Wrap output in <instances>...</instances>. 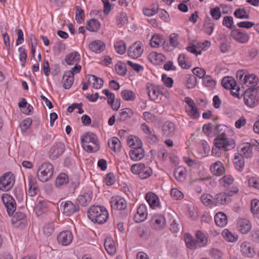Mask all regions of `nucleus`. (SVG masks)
<instances>
[{
    "mask_svg": "<svg viewBox=\"0 0 259 259\" xmlns=\"http://www.w3.org/2000/svg\"><path fill=\"white\" fill-rule=\"evenodd\" d=\"M210 14L214 20H218L222 16L221 9L219 7H215L210 10Z\"/></svg>",
    "mask_w": 259,
    "mask_h": 259,
    "instance_id": "nucleus-61",
    "label": "nucleus"
},
{
    "mask_svg": "<svg viewBox=\"0 0 259 259\" xmlns=\"http://www.w3.org/2000/svg\"><path fill=\"white\" fill-rule=\"evenodd\" d=\"M214 206L219 205H225L231 201V199L226 195V192L217 194L213 198Z\"/></svg>",
    "mask_w": 259,
    "mask_h": 259,
    "instance_id": "nucleus-18",
    "label": "nucleus"
},
{
    "mask_svg": "<svg viewBox=\"0 0 259 259\" xmlns=\"http://www.w3.org/2000/svg\"><path fill=\"white\" fill-rule=\"evenodd\" d=\"M112 208L117 210L124 209L126 207L125 200L122 197L116 196L111 197L110 200Z\"/></svg>",
    "mask_w": 259,
    "mask_h": 259,
    "instance_id": "nucleus-13",
    "label": "nucleus"
},
{
    "mask_svg": "<svg viewBox=\"0 0 259 259\" xmlns=\"http://www.w3.org/2000/svg\"><path fill=\"white\" fill-rule=\"evenodd\" d=\"M259 87L257 88H249L244 95V101L245 104L249 107H253L258 104L257 93Z\"/></svg>",
    "mask_w": 259,
    "mask_h": 259,
    "instance_id": "nucleus-5",
    "label": "nucleus"
},
{
    "mask_svg": "<svg viewBox=\"0 0 259 259\" xmlns=\"http://www.w3.org/2000/svg\"><path fill=\"white\" fill-rule=\"evenodd\" d=\"M182 228V224L180 221L179 220H176L175 219L171 220L170 223V230L174 233L178 232Z\"/></svg>",
    "mask_w": 259,
    "mask_h": 259,
    "instance_id": "nucleus-52",
    "label": "nucleus"
},
{
    "mask_svg": "<svg viewBox=\"0 0 259 259\" xmlns=\"http://www.w3.org/2000/svg\"><path fill=\"white\" fill-rule=\"evenodd\" d=\"M92 198V192L84 193L78 196L77 200L78 202L82 206L88 205L91 201Z\"/></svg>",
    "mask_w": 259,
    "mask_h": 259,
    "instance_id": "nucleus-30",
    "label": "nucleus"
},
{
    "mask_svg": "<svg viewBox=\"0 0 259 259\" xmlns=\"http://www.w3.org/2000/svg\"><path fill=\"white\" fill-rule=\"evenodd\" d=\"M197 83V79L194 75H188L187 79L186 86L188 89L194 88Z\"/></svg>",
    "mask_w": 259,
    "mask_h": 259,
    "instance_id": "nucleus-60",
    "label": "nucleus"
},
{
    "mask_svg": "<svg viewBox=\"0 0 259 259\" xmlns=\"http://www.w3.org/2000/svg\"><path fill=\"white\" fill-rule=\"evenodd\" d=\"M222 235L225 239L228 242H234L238 239L237 235L233 234L228 229H225L223 231Z\"/></svg>",
    "mask_w": 259,
    "mask_h": 259,
    "instance_id": "nucleus-44",
    "label": "nucleus"
},
{
    "mask_svg": "<svg viewBox=\"0 0 259 259\" xmlns=\"http://www.w3.org/2000/svg\"><path fill=\"white\" fill-rule=\"evenodd\" d=\"M18 51L19 52V58L22 62L21 66L24 67L27 59L26 50L24 48L21 47L19 48Z\"/></svg>",
    "mask_w": 259,
    "mask_h": 259,
    "instance_id": "nucleus-55",
    "label": "nucleus"
},
{
    "mask_svg": "<svg viewBox=\"0 0 259 259\" xmlns=\"http://www.w3.org/2000/svg\"><path fill=\"white\" fill-rule=\"evenodd\" d=\"M68 75L69 74L66 75V72H65L63 76V87L65 89H70L74 81V77L71 75L69 76Z\"/></svg>",
    "mask_w": 259,
    "mask_h": 259,
    "instance_id": "nucleus-45",
    "label": "nucleus"
},
{
    "mask_svg": "<svg viewBox=\"0 0 259 259\" xmlns=\"http://www.w3.org/2000/svg\"><path fill=\"white\" fill-rule=\"evenodd\" d=\"M185 241L187 246L190 249H195L198 247L197 241L189 234H185Z\"/></svg>",
    "mask_w": 259,
    "mask_h": 259,
    "instance_id": "nucleus-38",
    "label": "nucleus"
},
{
    "mask_svg": "<svg viewBox=\"0 0 259 259\" xmlns=\"http://www.w3.org/2000/svg\"><path fill=\"white\" fill-rule=\"evenodd\" d=\"M114 48L118 54L122 55L126 51L125 44L123 41H119L114 45Z\"/></svg>",
    "mask_w": 259,
    "mask_h": 259,
    "instance_id": "nucleus-54",
    "label": "nucleus"
},
{
    "mask_svg": "<svg viewBox=\"0 0 259 259\" xmlns=\"http://www.w3.org/2000/svg\"><path fill=\"white\" fill-rule=\"evenodd\" d=\"M100 27V22L97 19H91L87 22L86 29L91 32H97Z\"/></svg>",
    "mask_w": 259,
    "mask_h": 259,
    "instance_id": "nucleus-28",
    "label": "nucleus"
},
{
    "mask_svg": "<svg viewBox=\"0 0 259 259\" xmlns=\"http://www.w3.org/2000/svg\"><path fill=\"white\" fill-rule=\"evenodd\" d=\"M145 199L152 208L159 207L160 205L158 197L153 193H148L145 196Z\"/></svg>",
    "mask_w": 259,
    "mask_h": 259,
    "instance_id": "nucleus-26",
    "label": "nucleus"
},
{
    "mask_svg": "<svg viewBox=\"0 0 259 259\" xmlns=\"http://www.w3.org/2000/svg\"><path fill=\"white\" fill-rule=\"evenodd\" d=\"M143 52V46L141 41L135 42L129 47L127 52L129 57L134 59L140 57Z\"/></svg>",
    "mask_w": 259,
    "mask_h": 259,
    "instance_id": "nucleus-12",
    "label": "nucleus"
},
{
    "mask_svg": "<svg viewBox=\"0 0 259 259\" xmlns=\"http://www.w3.org/2000/svg\"><path fill=\"white\" fill-rule=\"evenodd\" d=\"M195 236L196 241L198 243V247L205 246L207 243V239L206 235L201 231L198 230L196 232Z\"/></svg>",
    "mask_w": 259,
    "mask_h": 259,
    "instance_id": "nucleus-37",
    "label": "nucleus"
},
{
    "mask_svg": "<svg viewBox=\"0 0 259 259\" xmlns=\"http://www.w3.org/2000/svg\"><path fill=\"white\" fill-rule=\"evenodd\" d=\"M60 209L64 214L70 216L74 212L78 211L79 207L78 204H75L70 201H66L61 203Z\"/></svg>",
    "mask_w": 259,
    "mask_h": 259,
    "instance_id": "nucleus-10",
    "label": "nucleus"
},
{
    "mask_svg": "<svg viewBox=\"0 0 259 259\" xmlns=\"http://www.w3.org/2000/svg\"><path fill=\"white\" fill-rule=\"evenodd\" d=\"M251 211L253 214H259V200L253 199L251 203Z\"/></svg>",
    "mask_w": 259,
    "mask_h": 259,
    "instance_id": "nucleus-64",
    "label": "nucleus"
},
{
    "mask_svg": "<svg viewBox=\"0 0 259 259\" xmlns=\"http://www.w3.org/2000/svg\"><path fill=\"white\" fill-rule=\"evenodd\" d=\"M152 227L155 230L164 228L165 225V218L162 215H155L151 220Z\"/></svg>",
    "mask_w": 259,
    "mask_h": 259,
    "instance_id": "nucleus-17",
    "label": "nucleus"
},
{
    "mask_svg": "<svg viewBox=\"0 0 259 259\" xmlns=\"http://www.w3.org/2000/svg\"><path fill=\"white\" fill-rule=\"evenodd\" d=\"M221 84L225 89L232 90L231 94L233 96L240 98L238 93L240 89L239 88L236 89L237 83L232 77L227 76L224 77L222 80Z\"/></svg>",
    "mask_w": 259,
    "mask_h": 259,
    "instance_id": "nucleus-7",
    "label": "nucleus"
},
{
    "mask_svg": "<svg viewBox=\"0 0 259 259\" xmlns=\"http://www.w3.org/2000/svg\"><path fill=\"white\" fill-rule=\"evenodd\" d=\"M26 218L25 214L20 211L16 212L12 218V223L16 227H18L22 224V221Z\"/></svg>",
    "mask_w": 259,
    "mask_h": 259,
    "instance_id": "nucleus-39",
    "label": "nucleus"
},
{
    "mask_svg": "<svg viewBox=\"0 0 259 259\" xmlns=\"http://www.w3.org/2000/svg\"><path fill=\"white\" fill-rule=\"evenodd\" d=\"M240 249L244 256L252 257L255 254V251L252 245L248 242H244L240 246Z\"/></svg>",
    "mask_w": 259,
    "mask_h": 259,
    "instance_id": "nucleus-15",
    "label": "nucleus"
},
{
    "mask_svg": "<svg viewBox=\"0 0 259 259\" xmlns=\"http://www.w3.org/2000/svg\"><path fill=\"white\" fill-rule=\"evenodd\" d=\"M73 235L69 231H63L60 233L57 237V240L59 243L62 245H68L72 242Z\"/></svg>",
    "mask_w": 259,
    "mask_h": 259,
    "instance_id": "nucleus-14",
    "label": "nucleus"
},
{
    "mask_svg": "<svg viewBox=\"0 0 259 259\" xmlns=\"http://www.w3.org/2000/svg\"><path fill=\"white\" fill-rule=\"evenodd\" d=\"M89 48L93 52L100 53L104 50L105 45L102 41L97 40L90 43Z\"/></svg>",
    "mask_w": 259,
    "mask_h": 259,
    "instance_id": "nucleus-31",
    "label": "nucleus"
},
{
    "mask_svg": "<svg viewBox=\"0 0 259 259\" xmlns=\"http://www.w3.org/2000/svg\"><path fill=\"white\" fill-rule=\"evenodd\" d=\"M88 216L94 223L102 224L108 218V212L105 207L101 206H92L88 211Z\"/></svg>",
    "mask_w": 259,
    "mask_h": 259,
    "instance_id": "nucleus-2",
    "label": "nucleus"
},
{
    "mask_svg": "<svg viewBox=\"0 0 259 259\" xmlns=\"http://www.w3.org/2000/svg\"><path fill=\"white\" fill-rule=\"evenodd\" d=\"M81 142L82 148L88 152H95L100 149L97 137L92 133L88 132L82 135Z\"/></svg>",
    "mask_w": 259,
    "mask_h": 259,
    "instance_id": "nucleus-3",
    "label": "nucleus"
},
{
    "mask_svg": "<svg viewBox=\"0 0 259 259\" xmlns=\"http://www.w3.org/2000/svg\"><path fill=\"white\" fill-rule=\"evenodd\" d=\"M116 73L120 75H124L126 73V65L125 64L119 62L115 66Z\"/></svg>",
    "mask_w": 259,
    "mask_h": 259,
    "instance_id": "nucleus-59",
    "label": "nucleus"
},
{
    "mask_svg": "<svg viewBox=\"0 0 259 259\" xmlns=\"http://www.w3.org/2000/svg\"><path fill=\"white\" fill-rule=\"evenodd\" d=\"M228 127L224 124H218L214 129V134L217 137L214 140V145L218 147L226 148L225 150H231L235 147V142L232 139L226 138L225 132Z\"/></svg>",
    "mask_w": 259,
    "mask_h": 259,
    "instance_id": "nucleus-1",
    "label": "nucleus"
},
{
    "mask_svg": "<svg viewBox=\"0 0 259 259\" xmlns=\"http://www.w3.org/2000/svg\"><path fill=\"white\" fill-rule=\"evenodd\" d=\"M192 72L194 74V75L197 76L199 78H204V77L206 75V71L205 70L200 67H195L192 70Z\"/></svg>",
    "mask_w": 259,
    "mask_h": 259,
    "instance_id": "nucleus-63",
    "label": "nucleus"
},
{
    "mask_svg": "<svg viewBox=\"0 0 259 259\" xmlns=\"http://www.w3.org/2000/svg\"><path fill=\"white\" fill-rule=\"evenodd\" d=\"M134 115L133 111L130 108H125L120 110L117 121L124 122L131 118Z\"/></svg>",
    "mask_w": 259,
    "mask_h": 259,
    "instance_id": "nucleus-22",
    "label": "nucleus"
},
{
    "mask_svg": "<svg viewBox=\"0 0 259 259\" xmlns=\"http://www.w3.org/2000/svg\"><path fill=\"white\" fill-rule=\"evenodd\" d=\"M234 15L235 17L241 19H248L249 18V15L247 14L244 9L239 8L237 9L234 12Z\"/></svg>",
    "mask_w": 259,
    "mask_h": 259,
    "instance_id": "nucleus-56",
    "label": "nucleus"
},
{
    "mask_svg": "<svg viewBox=\"0 0 259 259\" xmlns=\"http://www.w3.org/2000/svg\"><path fill=\"white\" fill-rule=\"evenodd\" d=\"M28 181L29 189L27 191V194L31 197L34 196L38 191L36 179L34 177L30 176L28 177Z\"/></svg>",
    "mask_w": 259,
    "mask_h": 259,
    "instance_id": "nucleus-20",
    "label": "nucleus"
},
{
    "mask_svg": "<svg viewBox=\"0 0 259 259\" xmlns=\"http://www.w3.org/2000/svg\"><path fill=\"white\" fill-rule=\"evenodd\" d=\"M234 165L238 171L241 172L243 170L244 168V159L242 154L237 153L235 155Z\"/></svg>",
    "mask_w": 259,
    "mask_h": 259,
    "instance_id": "nucleus-27",
    "label": "nucleus"
},
{
    "mask_svg": "<svg viewBox=\"0 0 259 259\" xmlns=\"http://www.w3.org/2000/svg\"><path fill=\"white\" fill-rule=\"evenodd\" d=\"M129 154L133 160L138 161L144 157L145 152L142 148H135L130 151Z\"/></svg>",
    "mask_w": 259,
    "mask_h": 259,
    "instance_id": "nucleus-29",
    "label": "nucleus"
},
{
    "mask_svg": "<svg viewBox=\"0 0 259 259\" xmlns=\"http://www.w3.org/2000/svg\"><path fill=\"white\" fill-rule=\"evenodd\" d=\"M146 207L144 204L140 205L137 208V212L135 215V219L136 222H142L147 217Z\"/></svg>",
    "mask_w": 259,
    "mask_h": 259,
    "instance_id": "nucleus-24",
    "label": "nucleus"
},
{
    "mask_svg": "<svg viewBox=\"0 0 259 259\" xmlns=\"http://www.w3.org/2000/svg\"><path fill=\"white\" fill-rule=\"evenodd\" d=\"M108 145L109 147L115 152L119 151L120 149V142L116 137H113L109 139Z\"/></svg>",
    "mask_w": 259,
    "mask_h": 259,
    "instance_id": "nucleus-41",
    "label": "nucleus"
},
{
    "mask_svg": "<svg viewBox=\"0 0 259 259\" xmlns=\"http://www.w3.org/2000/svg\"><path fill=\"white\" fill-rule=\"evenodd\" d=\"M104 247L107 252L110 255H113L115 253L116 248L114 242L112 238L108 237L105 239Z\"/></svg>",
    "mask_w": 259,
    "mask_h": 259,
    "instance_id": "nucleus-36",
    "label": "nucleus"
},
{
    "mask_svg": "<svg viewBox=\"0 0 259 259\" xmlns=\"http://www.w3.org/2000/svg\"><path fill=\"white\" fill-rule=\"evenodd\" d=\"M121 95L123 99L125 101H133L136 98L135 94L133 91L128 90L122 91Z\"/></svg>",
    "mask_w": 259,
    "mask_h": 259,
    "instance_id": "nucleus-49",
    "label": "nucleus"
},
{
    "mask_svg": "<svg viewBox=\"0 0 259 259\" xmlns=\"http://www.w3.org/2000/svg\"><path fill=\"white\" fill-rule=\"evenodd\" d=\"M211 173L216 176H221L225 173V168L222 162L217 161L210 167Z\"/></svg>",
    "mask_w": 259,
    "mask_h": 259,
    "instance_id": "nucleus-16",
    "label": "nucleus"
},
{
    "mask_svg": "<svg viewBox=\"0 0 259 259\" xmlns=\"http://www.w3.org/2000/svg\"><path fill=\"white\" fill-rule=\"evenodd\" d=\"M186 111L188 115L194 119H197L200 116V112L196 105L186 108Z\"/></svg>",
    "mask_w": 259,
    "mask_h": 259,
    "instance_id": "nucleus-53",
    "label": "nucleus"
},
{
    "mask_svg": "<svg viewBox=\"0 0 259 259\" xmlns=\"http://www.w3.org/2000/svg\"><path fill=\"white\" fill-rule=\"evenodd\" d=\"M147 92L150 99L151 100H156L159 94V91H157L156 88L152 85L150 86H147Z\"/></svg>",
    "mask_w": 259,
    "mask_h": 259,
    "instance_id": "nucleus-43",
    "label": "nucleus"
},
{
    "mask_svg": "<svg viewBox=\"0 0 259 259\" xmlns=\"http://www.w3.org/2000/svg\"><path fill=\"white\" fill-rule=\"evenodd\" d=\"M203 84L207 87L213 88L216 84L215 81L210 75H206L203 79Z\"/></svg>",
    "mask_w": 259,
    "mask_h": 259,
    "instance_id": "nucleus-57",
    "label": "nucleus"
},
{
    "mask_svg": "<svg viewBox=\"0 0 259 259\" xmlns=\"http://www.w3.org/2000/svg\"><path fill=\"white\" fill-rule=\"evenodd\" d=\"M176 130L174 123L171 121L166 122L162 126V134L166 137H171Z\"/></svg>",
    "mask_w": 259,
    "mask_h": 259,
    "instance_id": "nucleus-25",
    "label": "nucleus"
},
{
    "mask_svg": "<svg viewBox=\"0 0 259 259\" xmlns=\"http://www.w3.org/2000/svg\"><path fill=\"white\" fill-rule=\"evenodd\" d=\"M162 43H163V48L168 50L169 49L166 48L168 47V42L166 40H163V39L159 34L153 35L150 40V44L152 47H158L160 44Z\"/></svg>",
    "mask_w": 259,
    "mask_h": 259,
    "instance_id": "nucleus-21",
    "label": "nucleus"
},
{
    "mask_svg": "<svg viewBox=\"0 0 259 259\" xmlns=\"http://www.w3.org/2000/svg\"><path fill=\"white\" fill-rule=\"evenodd\" d=\"M68 181L67 176L65 173L60 174L56 180V185L57 186H61L66 184Z\"/></svg>",
    "mask_w": 259,
    "mask_h": 259,
    "instance_id": "nucleus-58",
    "label": "nucleus"
},
{
    "mask_svg": "<svg viewBox=\"0 0 259 259\" xmlns=\"http://www.w3.org/2000/svg\"><path fill=\"white\" fill-rule=\"evenodd\" d=\"M214 221L217 226L220 227H224L227 224L228 219L225 213L219 212L215 215Z\"/></svg>",
    "mask_w": 259,
    "mask_h": 259,
    "instance_id": "nucleus-32",
    "label": "nucleus"
},
{
    "mask_svg": "<svg viewBox=\"0 0 259 259\" xmlns=\"http://www.w3.org/2000/svg\"><path fill=\"white\" fill-rule=\"evenodd\" d=\"M237 227L242 234H246L250 230L251 226L248 220L240 219L237 222Z\"/></svg>",
    "mask_w": 259,
    "mask_h": 259,
    "instance_id": "nucleus-23",
    "label": "nucleus"
},
{
    "mask_svg": "<svg viewBox=\"0 0 259 259\" xmlns=\"http://www.w3.org/2000/svg\"><path fill=\"white\" fill-rule=\"evenodd\" d=\"M15 182V177L11 172H7L0 177V190L8 191L11 189Z\"/></svg>",
    "mask_w": 259,
    "mask_h": 259,
    "instance_id": "nucleus-6",
    "label": "nucleus"
},
{
    "mask_svg": "<svg viewBox=\"0 0 259 259\" xmlns=\"http://www.w3.org/2000/svg\"><path fill=\"white\" fill-rule=\"evenodd\" d=\"M2 200L7 212L10 215L13 214L16 208V203L15 199L8 194H4L2 196Z\"/></svg>",
    "mask_w": 259,
    "mask_h": 259,
    "instance_id": "nucleus-9",
    "label": "nucleus"
},
{
    "mask_svg": "<svg viewBox=\"0 0 259 259\" xmlns=\"http://www.w3.org/2000/svg\"><path fill=\"white\" fill-rule=\"evenodd\" d=\"M65 150V145L63 143L58 142L53 146L49 152V158L55 160L59 158Z\"/></svg>",
    "mask_w": 259,
    "mask_h": 259,
    "instance_id": "nucleus-11",
    "label": "nucleus"
},
{
    "mask_svg": "<svg viewBox=\"0 0 259 259\" xmlns=\"http://www.w3.org/2000/svg\"><path fill=\"white\" fill-rule=\"evenodd\" d=\"M54 168L50 162H45L39 167L37 172L38 179L42 182H46L49 181L53 175Z\"/></svg>",
    "mask_w": 259,
    "mask_h": 259,
    "instance_id": "nucleus-4",
    "label": "nucleus"
},
{
    "mask_svg": "<svg viewBox=\"0 0 259 259\" xmlns=\"http://www.w3.org/2000/svg\"><path fill=\"white\" fill-rule=\"evenodd\" d=\"M186 171L184 167L180 166L177 167L174 172L176 179L180 182H183L185 179Z\"/></svg>",
    "mask_w": 259,
    "mask_h": 259,
    "instance_id": "nucleus-42",
    "label": "nucleus"
},
{
    "mask_svg": "<svg viewBox=\"0 0 259 259\" xmlns=\"http://www.w3.org/2000/svg\"><path fill=\"white\" fill-rule=\"evenodd\" d=\"M258 82V78L254 74L245 75L243 78V83L250 88H255Z\"/></svg>",
    "mask_w": 259,
    "mask_h": 259,
    "instance_id": "nucleus-35",
    "label": "nucleus"
},
{
    "mask_svg": "<svg viewBox=\"0 0 259 259\" xmlns=\"http://www.w3.org/2000/svg\"><path fill=\"white\" fill-rule=\"evenodd\" d=\"M80 60V54L77 52H72L67 55L65 58V61L68 65H77Z\"/></svg>",
    "mask_w": 259,
    "mask_h": 259,
    "instance_id": "nucleus-19",
    "label": "nucleus"
},
{
    "mask_svg": "<svg viewBox=\"0 0 259 259\" xmlns=\"http://www.w3.org/2000/svg\"><path fill=\"white\" fill-rule=\"evenodd\" d=\"M252 144L249 143L242 144L240 145L241 150L240 151L241 152L240 154H242L243 157L246 158L251 157L252 155Z\"/></svg>",
    "mask_w": 259,
    "mask_h": 259,
    "instance_id": "nucleus-33",
    "label": "nucleus"
},
{
    "mask_svg": "<svg viewBox=\"0 0 259 259\" xmlns=\"http://www.w3.org/2000/svg\"><path fill=\"white\" fill-rule=\"evenodd\" d=\"M178 62L179 65L184 69H188L191 65L187 64L186 61V56L184 54H181L178 57Z\"/></svg>",
    "mask_w": 259,
    "mask_h": 259,
    "instance_id": "nucleus-62",
    "label": "nucleus"
},
{
    "mask_svg": "<svg viewBox=\"0 0 259 259\" xmlns=\"http://www.w3.org/2000/svg\"><path fill=\"white\" fill-rule=\"evenodd\" d=\"M230 35L235 41L242 44L247 43L249 39V35L246 31L237 28L232 30Z\"/></svg>",
    "mask_w": 259,
    "mask_h": 259,
    "instance_id": "nucleus-8",
    "label": "nucleus"
},
{
    "mask_svg": "<svg viewBox=\"0 0 259 259\" xmlns=\"http://www.w3.org/2000/svg\"><path fill=\"white\" fill-rule=\"evenodd\" d=\"M233 18L232 16H225L223 21V25L226 27L234 30L236 28V26L234 24Z\"/></svg>",
    "mask_w": 259,
    "mask_h": 259,
    "instance_id": "nucleus-50",
    "label": "nucleus"
},
{
    "mask_svg": "<svg viewBox=\"0 0 259 259\" xmlns=\"http://www.w3.org/2000/svg\"><path fill=\"white\" fill-rule=\"evenodd\" d=\"M128 22V19L126 14L124 12H121L117 16V25L121 27L126 24Z\"/></svg>",
    "mask_w": 259,
    "mask_h": 259,
    "instance_id": "nucleus-51",
    "label": "nucleus"
},
{
    "mask_svg": "<svg viewBox=\"0 0 259 259\" xmlns=\"http://www.w3.org/2000/svg\"><path fill=\"white\" fill-rule=\"evenodd\" d=\"M152 174V169L149 166H146L144 164V167L142 166V169H140L139 177L141 179H145L151 176Z\"/></svg>",
    "mask_w": 259,
    "mask_h": 259,
    "instance_id": "nucleus-46",
    "label": "nucleus"
},
{
    "mask_svg": "<svg viewBox=\"0 0 259 259\" xmlns=\"http://www.w3.org/2000/svg\"><path fill=\"white\" fill-rule=\"evenodd\" d=\"M214 24L211 22L210 18L207 16L203 24L204 32L208 35H211L214 30Z\"/></svg>",
    "mask_w": 259,
    "mask_h": 259,
    "instance_id": "nucleus-40",
    "label": "nucleus"
},
{
    "mask_svg": "<svg viewBox=\"0 0 259 259\" xmlns=\"http://www.w3.org/2000/svg\"><path fill=\"white\" fill-rule=\"evenodd\" d=\"M201 199L202 203L206 206H214V200L212 196L209 194H204L201 195Z\"/></svg>",
    "mask_w": 259,
    "mask_h": 259,
    "instance_id": "nucleus-48",
    "label": "nucleus"
},
{
    "mask_svg": "<svg viewBox=\"0 0 259 259\" xmlns=\"http://www.w3.org/2000/svg\"><path fill=\"white\" fill-rule=\"evenodd\" d=\"M89 77L88 82L89 83H92V87L95 89H100L103 85L104 81L100 77L94 75H89Z\"/></svg>",
    "mask_w": 259,
    "mask_h": 259,
    "instance_id": "nucleus-34",
    "label": "nucleus"
},
{
    "mask_svg": "<svg viewBox=\"0 0 259 259\" xmlns=\"http://www.w3.org/2000/svg\"><path fill=\"white\" fill-rule=\"evenodd\" d=\"M75 20L78 23H82L85 17L84 11L78 6L75 7Z\"/></svg>",
    "mask_w": 259,
    "mask_h": 259,
    "instance_id": "nucleus-47",
    "label": "nucleus"
}]
</instances>
